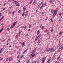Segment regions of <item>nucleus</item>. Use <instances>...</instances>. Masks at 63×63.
<instances>
[{
    "instance_id": "nucleus-1",
    "label": "nucleus",
    "mask_w": 63,
    "mask_h": 63,
    "mask_svg": "<svg viewBox=\"0 0 63 63\" xmlns=\"http://www.w3.org/2000/svg\"><path fill=\"white\" fill-rule=\"evenodd\" d=\"M54 12L53 13V17L55 16L57 14V12H58V10H55L54 11Z\"/></svg>"
},
{
    "instance_id": "nucleus-2",
    "label": "nucleus",
    "mask_w": 63,
    "mask_h": 63,
    "mask_svg": "<svg viewBox=\"0 0 63 63\" xmlns=\"http://www.w3.org/2000/svg\"><path fill=\"white\" fill-rule=\"evenodd\" d=\"M63 48V45H61L60 46L59 48V52H60L62 50Z\"/></svg>"
},
{
    "instance_id": "nucleus-3",
    "label": "nucleus",
    "mask_w": 63,
    "mask_h": 63,
    "mask_svg": "<svg viewBox=\"0 0 63 63\" xmlns=\"http://www.w3.org/2000/svg\"><path fill=\"white\" fill-rule=\"evenodd\" d=\"M42 61V63H44V62L45 61V57H43V58Z\"/></svg>"
},
{
    "instance_id": "nucleus-4",
    "label": "nucleus",
    "mask_w": 63,
    "mask_h": 63,
    "mask_svg": "<svg viewBox=\"0 0 63 63\" xmlns=\"http://www.w3.org/2000/svg\"><path fill=\"white\" fill-rule=\"evenodd\" d=\"M34 53H33L32 54L31 56L32 57H35V54Z\"/></svg>"
},
{
    "instance_id": "nucleus-5",
    "label": "nucleus",
    "mask_w": 63,
    "mask_h": 63,
    "mask_svg": "<svg viewBox=\"0 0 63 63\" xmlns=\"http://www.w3.org/2000/svg\"><path fill=\"white\" fill-rule=\"evenodd\" d=\"M17 21H16V22H14L13 25V26H15V25H16V24L17 23Z\"/></svg>"
},
{
    "instance_id": "nucleus-6",
    "label": "nucleus",
    "mask_w": 63,
    "mask_h": 63,
    "mask_svg": "<svg viewBox=\"0 0 63 63\" xmlns=\"http://www.w3.org/2000/svg\"><path fill=\"white\" fill-rule=\"evenodd\" d=\"M22 47H24L25 46V44H24V42H23L22 43Z\"/></svg>"
},
{
    "instance_id": "nucleus-7",
    "label": "nucleus",
    "mask_w": 63,
    "mask_h": 63,
    "mask_svg": "<svg viewBox=\"0 0 63 63\" xmlns=\"http://www.w3.org/2000/svg\"><path fill=\"white\" fill-rule=\"evenodd\" d=\"M20 50H18V51L17 52V54H18V53H19V54H20Z\"/></svg>"
},
{
    "instance_id": "nucleus-8",
    "label": "nucleus",
    "mask_w": 63,
    "mask_h": 63,
    "mask_svg": "<svg viewBox=\"0 0 63 63\" xmlns=\"http://www.w3.org/2000/svg\"><path fill=\"white\" fill-rule=\"evenodd\" d=\"M13 3H15V4H17V3H18V2H17L16 1H14L13 2Z\"/></svg>"
},
{
    "instance_id": "nucleus-9",
    "label": "nucleus",
    "mask_w": 63,
    "mask_h": 63,
    "mask_svg": "<svg viewBox=\"0 0 63 63\" xmlns=\"http://www.w3.org/2000/svg\"><path fill=\"white\" fill-rule=\"evenodd\" d=\"M3 48H2L0 50V53H1L2 52V50H3Z\"/></svg>"
},
{
    "instance_id": "nucleus-10",
    "label": "nucleus",
    "mask_w": 63,
    "mask_h": 63,
    "mask_svg": "<svg viewBox=\"0 0 63 63\" xmlns=\"http://www.w3.org/2000/svg\"><path fill=\"white\" fill-rule=\"evenodd\" d=\"M9 60L10 61H12V58H9Z\"/></svg>"
},
{
    "instance_id": "nucleus-11",
    "label": "nucleus",
    "mask_w": 63,
    "mask_h": 63,
    "mask_svg": "<svg viewBox=\"0 0 63 63\" xmlns=\"http://www.w3.org/2000/svg\"><path fill=\"white\" fill-rule=\"evenodd\" d=\"M3 28L1 29V30L0 31V33L1 32H2V31H3Z\"/></svg>"
},
{
    "instance_id": "nucleus-12",
    "label": "nucleus",
    "mask_w": 63,
    "mask_h": 63,
    "mask_svg": "<svg viewBox=\"0 0 63 63\" xmlns=\"http://www.w3.org/2000/svg\"><path fill=\"white\" fill-rule=\"evenodd\" d=\"M24 14H25V12H24L23 13V14L22 15V16H24Z\"/></svg>"
},
{
    "instance_id": "nucleus-13",
    "label": "nucleus",
    "mask_w": 63,
    "mask_h": 63,
    "mask_svg": "<svg viewBox=\"0 0 63 63\" xmlns=\"http://www.w3.org/2000/svg\"><path fill=\"white\" fill-rule=\"evenodd\" d=\"M54 12V10H52L51 11V13H53Z\"/></svg>"
},
{
    "instance_id": "nucleus-14",
    "label": "nucleus",
    "mask_w": 63,
    "mask_h": 63,
    "mask_svg": "<svg viewBox=\"0 0 63 63\" xmlns=\"http://www.w3.org/2000/svg\"><path fill=\"white\" fill-rule=\"evenodd\" d=\"M39 33H40V32L39 31V30L37 32V35H38V34H39Z\"/></svg>"
},
{
    "instance_id": "nucleus-15",
    "label": "nucleus",
    "mask_w": 63,
    "mask_h": 63,
    "mask_svg": "<svg viewBox=\"0 0 63 63\" xmlns=\"http://www.w3.org/2000/svg\"><path fill=\"white\" fill-rule=\"evenodd\" d=\"M20 6V5L18 4V3L16 4V6Z\"/></svg>"
},
{
    "instance_id": "nucleus-16",
    "label": "nucleus",
    "mask_w": 63,
    "mask_h": 63,
    "mask_svg": "<svg viewBox=\"0 0 63 63\" xmlns=\"http://www.w3.org/2000/svg\"><path fill=\"white\" fill-rule=\"evenodd\" d=\"M35 50H36V49H35L34 50H33L32 51V52H34V51H35Z\"/></svg>"
},
{
    "instance_id": "nucleus-17",
    "label": "nucleus",
    "mask_w": 63,
    "mask_h": 63,
    "mask_svg": "<svg viewBox=\"0 0 63 63\" xmlns=\"http://www.w3.org/2000/svg\"><path fill=\"white\" fill-rule=\"evenodd\" d=\"M14 27V26L13 25V26H11L10 27V29H12V28H13V27Z\"/></svg>"
},
{
    "instance_id": "nucleus-18",
    "label": "nucleus",
    "mask_w": 63,
    "mask_h": 63,
    "mask_svg": "<svg viewBox=\"0 0 63 63\" xmlns=\"http://www.w3.org/2000/svg\"><path fill=\"white\" fill-rule=\"evenodd\" d=\"M23 11H24L26 10V8L25 7L24 8V7H23Z\"/></svg>"
},
{
    "instance_id": "nucleus-19",
    "label": "nucleus",
    "mask_w": 63,
    "mask_h": 63,
    "mask_svg": "<svg viewBox=\"0 0 63 63\" xmlns=\"http://www.w3.org/2000/svg\"><path fill=\"white\" fill-rule=\"evenodd\" d=\"M33 1V0H31V1L30 2V4H31V3H32V2Z\"/></svg>"
},
{
    "instance_id": "nucleus-20",
    "label": "nucleus",
    "mask_w": 63,
    "mask_h": 63,
    "mask_svg": "<svg viewBox=\"0 0 63 63\" xmlns=\"http://www.w3.org/2000/svg\"><path fill=\"white\" fill-rule=\"evenodd\" d=\"M29 28H30V27H31V25L29 24Z\"/></svg>"
},
{
    "instance_id": "nucleus-21",
    "label": "nucleus",
    "mask_w": 63,
    "mask_h": 63,
    "mask_svg": "<svg viewBox=\"0 0 63 63\" xmlns=\"http://www.w3.org/2000/svg\"><path fill=\"white\" fill-rule=\"evenodd\" d=\"M43 6H44V5H42L40 8V9H41V8H42V7H43Z\"/></svg>"
},
{
    "instance_id": "nucleus-22",
    "label": "nucleus",
    "mask_w": 63,
    "mask_h": 63,
    "mask_svg": "<svg viewBox=\"0 0 63 63\" xmlns=\"http://www.w3.org/2000/svg\"><path fill=\"white\" fill-rule=\"evenodd\" d=\"M4 39H2L1 40L2 42H4Z\"/></svg>"
},
{
    "instance_id": "nucleus-23",
    "label": "nucleus",
    "mask_w": 63,
    "mask_h": 63,
    "mask_svg": "<svg viewBox=\"0 0 63 63\" xmlns=\"http://www.w3.org/2000/svg\"><path fill=\"white\" fill-rule=\"evenodd\" d=\"M50 48H49V49H48L47 50V51H49L50 50Z\"/></svg>"
},
{
    "instance_id": "nucleus-24",
    "label": "nucleus",
    "mask_w": 63,
    "mask_h": 63,
    "mask_svg": "<svg viewBox=\"0 0 63 63\" xmlns=\"http://www.w3.org/2000/svg\"><path fill=\"white\" fill-rule=\"evenodd\" d=\"M60 56H59V57H58V58H57L58 60V59H59V58H60Z\"/></svg>"
},
{
    "instance_id": "nucleus-25",
    "label": "nucleus",
    "mask_w": 63,
    "mask_h": 63,
    "mask_svg": "<svg viewBox=\"0 0 63 63\" xmlns=\"http://www.w3.org/2000/svg\"><path fill=\"white\" fill-rule=\"evenodd\" d=\"M37 39H38V37H36V38H35V40L36 41L37 40Z\"/></svg>"
},
{
    "instance_id": "nucleus-26",
    "label": "nucleus",
    "mask_w": 63,
    "mask_h": 63,
    "mask_svg": "<svg viewBox=\"0 0 63 63\" xmlns=\"http://www.w3.org/2000/svg\"><path fill=\"white\" fill-rule=\"evenodd\" d=\"M44 26H43L42 28H41V29H44Z\"/></svg>"
},
{
    "instance_id": "nucleus-27",
    "label": "nucleus",
    "mask_w": 63,
    "mask_h": 63,
    "mask_svg": "<svg viewBox=\"0 0 63 63\" xmlns=\"http://www.w3.org/2000/svg\"><path fill=\"white\" fill-rule=\"evenodd\" d=\"M53 48H51L50 49V51H52V50Z\"/></svg>"
},
{
    "instance_id": "nucleus-28",
    "label": "nucleus",
    "mask_w": 63,
    "mask_h": 63,
    "mask_svg": "<svg viewBox=\"0 0 63 63\" xmlns=\"http://www.w3.org/2000/svg\"><path fill=\"white\" fill-rule=\"evenodd\" d=\"M10 40H11V39H9L7 41V42H9V41H10Z\"/></svg>"
},
{
    "instance_id": "nucleus-29",
    "label": "nucleus",
    "mask_w": 63,
    "mask_h": 63,
    "mask_svg": "<svg viewBox=\"0 0 63 63\" xmlns=\"http://www.w3.org/2000/svg\"><path fill=\"white\" fill-rule=\"evenodd\" d=\"M29 60H28L26 62L27 63H29Z\"/></svg>"
},
{
    "instance_id": "nucleus-30",
    "label": "nucleus",
    "mask_w": 63,
    "mask_h": 63,
    "mask_svg": "<svg viewBox=\"0 0 63 63\" xmlns=\"http://www.w3.org/2000/svg\"><path fill=\"white\" fill-rule=\"evenodd\" d=\"M42 4V5H44V3H43V2L42 1L41 2Z\"/></svg>"
},
{
    "instance_id": "nucleus-31",
    "label": "nucleus",
    "mask_w": 63,
    "mask_h": 63,
    "mask_svg": "<svg viewBox=\"0 0 63 63\" xmlns=\"http://www.w3.org/2000/svg\"><path fill=\"white\" fill-rule=\"evenodd\" d=\"M3 59H4V58H2L1 59H0V60H2Z\"/></svg>"
},
{
    "instance_id": "nucleus-32",
    "label": "nucleus",
    "mask_w": 63,
    "mask_h": 63,
    "mask_svg": "<svg viewBox=\"0 0 63 63\" xmlns=\"http://www.w3.org/2000/svg\"><path fill=\"white\" fill-rule=\"evenodd\" d=\"M20 12H21V10H20L18 11V13H19Z\"/></svg>"
},
{
    "instance_id": "nucleus-33",
    "label": "nucleus",
    "mask_w": 63,
    "mask_h": 63,
    "mask_svg": "<svg viewBox=\"0 0 63 63\" xmlns=\"http://www.w3.org/2000/svg\"><path fill=\"white\" fill-rule=\"evenodd\" d=\"M40 62V60H38L37 62V63H39Z\"/></svg>"
},
{
    "instance_id": "nucleus-34",
    "label": "nucleus",
    "mask_w": 63,
    "mask_h": 63,
    "mask_svg": "<svg viewBox=\"0 0 63 63\" xmlns=\"http://www.w3.org/2000/svg\"><path fill=\"white\" fill-rule=\"evenodd\" d=\"M53 29H52L51 31V32H52V31H53Z\"/></svg>"
},
{
    "instance_id": "nucleus-35",
    "label": "nucleus",
    "mask_w": 63,
    "mask_h": 63,
    "mask_svg": "<svg viewBox=\"0 0 63 63\" xmlns=\"http://www.w3.org/2000/svg\"><path fill=\"white\" fill-rule=\"evenodd\" d=\"M47 17L46 18V19H45V21H46V20H47Z\"/></svg>"
},
{
    "instance_id": "nucleus-36",
    "label": "nucleus",
    "mask_w": 63,
    "mask_h": 63,
    "mask_svg": "<svg viewBox=\"0 0 63 63\" xmlns=\"http://www.w3.org/2000/svg\"><path fill=\"white\" fill-rule=\"evenodd\" d=\"M59 47V45H57V47Z\"/></svg>"
},
{
    "instance_id": "nucleus-37",
    "label": "nucleus",
    "mask_w": 63,
    "mask_h": 63,
    "mask_svg": "<svg viewBox=\"0 0 63 63\" xmlns=\"http://www.w3.org/2000/svg\"><path fill=\"white\" fill-rule=\"evenodd\" d=\"M19 55L17 57V58H19Z\"/></svg>"
},
{
    "instance_id": "nucleus-38",
    "label": "nucleus",
    "mask_w": 63,
    "mask_h": 63,
    "mask_svg": "<svg viewBox=\"0 0 63 63\" xmlns=\"http://www.w3.org/2000/svg\"><path fill=\"white\" fill-rule=\"evenodd\" d=\"M59 34L61 35V34H62V32H61Z\"/></svg>"
},
{
    "instance_id": "nucleus-39",
    "label": "nucleus",
    "mask_w": 63,
    "mask_h": 63,
    "mask_svg": "<svg viewBox=\"0 0 63 63\" xmlns=\"http://www.w3.org/2000/svg\"><path fill=\"white\" fill-rule=\"evenodd\" d=\"M4 17V16H2L1 18L2 19H3Z\"/></svg>"
},
{
    "instance_id": "nucleus-40",
    "label": "nucleus",
    "mask_w": 63,
    "mask_h": 63,
    "mask_svg": "<svg viewBox=\"0 0 63 63\" xmlns=\"http://www.w3.org/2000/svg\"><path fill=\"white\" fill-rule=\"evenodd\" d=\"M46 4H47V2H45V4H44V5L45 6V5H46Z\"/></svg>"
},
{
    "instance_id": "nucleus-41",
    "label": "nucleus",
    "mask_w": 63,
    "mask_h": 63,
    "mask_svg": "<svg viewBox=\"0 0 63 63\" xmlns=\"http://www.w3.org/2000/svg\"><path fill=\"white\" fill-rule=\"evenodd\" d=\"M36 63V62H32L31 63Z\"/></svg>"
},
{
    "instance_id": "nucleus-42",
    "label": "nucleus",
    "mask_w": 63,
    "mask_h": 63,
    "mask_svg": "<svg viewBox=\"0 0 63 63\" xmlns=\"http://www.w3.org/2000/svg\"><path fill=\"white\" fill-rule=\"evenodd\" d=\"M8 58H7L6 60V61H8Z\"/></svg>"
},
{
    "instance_id": "nucleus-43",
    "label": "nucleus",
    "mask_w": 63,
    "mask_h": 63,
    "mask_svg": "<svg viewBox=\"0 0 63 63\" xmlns=\"http://www.w3.org/2000/svg\"><path fill=\"white\" fill-rule=\"evenodd\" d=\"M43 49V48H42V49H41L40 50V51H42V50Z\"/></svg>"
},
{
    "instance_id": "nucleus-44",
    "label": "nucleus",
    "mask_w": 63,
    "mask_h": 63,
    "mask_svg": "<svg viewBox=\"0 0 63 63\" xmlns=\"http://www.w3.org/2000/svg\"><path fill=\"white\" fill-rule=\"evenodd\" d=\"M4 10H5V8H3L2 10L3 11H4Z\"/></svg>"
},
{
    "instance_id": "nucleus-45",
    "label": "nucleus",
    "mask_w": 63,
    "mask_h": 63,
    "mask_svg": "<svg viewBox=\"0 0 63 63\" xmlns=\"http://www.w3.org/2000/svg\"><path fill=\"white\" fill-rule=\"evenodd\" d=\"M15 14V12H13L12 13V14H13V15H14V14Z\"/></svg>"
},
{
    "instance_id": "nucleus-46",
    "label": "nucleus",
    "mask_w": 63,
    "mask_h": 63,
    "mask_svg": "<svg viewBox=\"0 0 63 63\" xmlns=\"http://www.w3.org/2000/svg\"><path fill=\"white\" fill-rule=\"evenodd\" d=\"M20 61H18V62H17V63H19Z\"/></svg>"
},
{
    "instance_id": "nucleus-47",
    "label": "nucleus",
    "mask_w": 63,
    "mask_h": 63,
    "mask_svg": "<svg viewBox=\"0 0 63 63\" xmlns=\"http://www.w3.org/2000/svg\"><path fill=\"white\" fill-rule=\"evenodd\" d=\"M40 5H39L38 6V8H39V7H40Z\"/></svg>"
},
{
    "instance_id": "nucleus-48",
    "label": "nucleus",
    "mask_w": 63,
    "mask_h": 63,
    "mask_svg": "<svg viewBox=\"0 0 63 63\" xmlns=\"http://www.w3.org/2000/svg\"><path fill=\"white\" fill-rule=\"evenodd\" d=\"M48 31V30H47L46 31V32H47Z\"/></svg>"
},
{
    "instance_id": "nucleus-49",
    "label": "nucleus",
    "mask_w": 63,
    "mask_h": 63,
    "mask_svg": "<svg viewBox=\"0 0 63 63\" xmlns=\"http://www.w3.org/2000/svg\"><path fill=\"white\" fill-rule=\"evenodd\" d=\"M7 30H8V31H9L10 30L9 28H7Z\"/></svg>"
},
{
    "instance_id": "nucleus-50",
    "label": "nucleus",
    "mask_w": 63,
    "mask_h": 63,
    "mask_svg": "<svg viewBox=\"0 0 63 63\" xmlns=\"http://www.w3.org/2000/svg\"><path fill=\"white\" fill-rule=\"evenodd\" d=\"M25 52L24 51L23 53V54H25Z\"/></svg>"
},
{
    "instance_id": "nucleus-51",
    "label": "nucleus",
    "mask_w": 63,
    "mask_h": 63,
    "mask_svg": "<svg viewBox=\"0 0 63 63\" xmlns=\"http://www.w3.org/2000/svg\"><path fill=\"white\" fill-rule=\"evenodd\" d=\"M1 25H4V24H3V23H2L1 24Z\"/></svg>"
},
{
    "instance_id": "nucleus-52",
    "label": "nucleus",
    "mask_w": 63,
    "mask_h": 63,
    "mask_svg": "<svg viewBox=\"0 0 63 63\" xmlns=\"http://www.w3.org/2000/svg\"><path fill=\"white\" fill-rule=\"evenodd\" d=\"M27 50H25L24 51L26 52V51H27Z\"/></svg>"
},
{
    "instance_id": "nucleus-53",
    "label": "nucleus",
    "mask_w": 63,
    "mask_h": 63,
    "mask_svg": "<svg viewBox=\"0 0 63 63\" xmlns=\"http://www.w3.org/2000/svg\"><path fill=\"white\" fill-rule=\"evenodd\" d=\"M17 34L15 36V37H16V38H17Z\"/></svg>"
},
{
    "instance_id": "nucleus-54",
    "label": "nucleus",
    "mask_w": 63,
    "mask_h": 63,
    "mask_svg": "<svg viewBox=\"0 0 63 63\" xmlns=\"http://www.w3.org/2000/svg\"><path fill=\"white\" fill-rule=\"evenodd\" d=\"M45 14V12H42V14Z\"/></svg>"
},
{
    "instance_id": "nucleus-55",
    "label": "nucleus",
    "mask_w": 63,
    "mask_h": 63,
    "mask_svg": "<svg viewBox=\"0 0 63 63\" xmlns=\"http://www.w3.org/2000/svg\"><path fill=\"white\" fill-rule=\"evenodd\" d=\"M52 2V0H51L50 1V3H51Z\"/></svg>"
},
{
    "instance_id": "nucleus-56",
    "label": "nucleus",
    "mask_w": 63,
    "mask_h": 63,
    "mask_svg": "<svg viewBox=\"0 0 63 63\" xmlns=\"http://www.w3.org/2000/svg\"><path fill=\"white\" fill-rule=\"evenodd\" d=\"M22 57H23V56H21L20 57V58H22Z\"/></svg>"
},
{
    "instance_id": "nucleus-57",
    "label": "nucleus",
    "mask_w": 63,
    "mask_h": 63,
    "mask_svg": "<svg viewBox=\"0 0 63 63\" xmlns=\"http://www.w3.org/2000/svg\"><path fill=\"white\" fill-rule=\"evenodd\" d=\"M24 28H25V29H26V26H25V27Z\"/></svg>"
},
{
    "instance_id": "nucleus-58",
    "label": "nucleus",
    "mask_w": 63,
    "mask_h": 63,
    "mask_svg": "<svg viewBox=\"0 0 63 63\" xmlns=\"http://www.w3.org/2000/svg\"><path fill=\"white\" fill-rule=\"evenodd\" d=\"M42 25H41V26H40V27L41 28V27H42Z\"/></svg>"
},
{
    "instance_id": "nucleus-59",
    "label": "nucleus",
    "mask_w": 63,
    "mask_h": 63,
    "mask_svg": "<svg viewBox=\"0 0 63 63\" xmlns=\"http://www.w3.org/2000/svg\"><path fill=\"white\" fill-rule=\"evenodd\" d=\"M30 29H28V31H30Z\"/></svg>"
},
{
    "instance_id": "nucleus-60",
    "label": "nucleus",
    "mask_w": 63,
    "mask_h": 63,
    "mask_svg": "<svg viewBox=\"0 0 63 63\" xmlns=\"http://www.w3.org/2000/svg\"><path fill=\"white\" fill-rule=\"evenodd\" d=\"M60 21H61V20H59V23H60Z\"/></svg>"
},
{
    "instance_id": "nucleus-61",
    "label": "nucleus",
    "mask_w": 63,
    "mask_h": 63,
    "mask_svg": "<svg viewBox=\"0 0 63 63\" xmlns=\"http://www.w3.org/2000/svg\"><path fill=\"white\" fill-rule=\"evenodd\" d=\"M59 15H60V16H61V13L59 14Z\"/></svg>"
},
{
    "instance_id": "nucleus-62",
    "label": "nucleus",
    "mask_w": 63,
    "mask_h": 63,
    "mask_svg": "<svg viewBox=\"0 0 63 63\" xmlns=\"http://www.w3.org/2000/svg\"><path fill=\"white\" fill-rule=\"evenodd\" d=\"M35 38V37L34 36L32 37V38L33 39H34Z\"/></svg>"
},
{
    "instance_id": "nucleus-63",
    "label": "nucleus",
    "mask_w": 63,
    "mask_h": 63,
    "mask_svg": "<svg viewBox=\"0 0 63 63\" xmlns=\"http://www.w3.org/2000/svg\"><path fill=\"white\" fill-rule=\"evenodd\" d=\"M51 22H53V20H51Z\"/></svg>"
},
{
    "instance_id": "nucleus-64",
    "label": "nucleus",
    "mask_w": 63,
    "mask_h": 63,
    "mask_svg": "<svg viewBox=\"0 0 63 63\" xmlns=\"http://www.w3.org/2000/svg\"><path fill=\"white\" fill-rule=\"evenodd\" d=\"M12 47V46H11V45H10L9 46V47Z\"/></svg>"
}]
</instances>
